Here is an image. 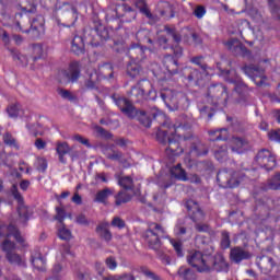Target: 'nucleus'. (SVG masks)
<instances>
[{
  "label": "nucleus",
  "mask_w": 280,
  "mask_h": 280,
  "mask_svg": "<svg viewBox=\"0 0 280 280\" xmlns=\"http://www.w3.org/2000/svg\"><path fill=\"white\" fill-rule=\"evenodd\" d=\"M160 97L171 110H187L189 108V97L183 93H178L175 96L172 90H166L161 92Z\"/></svg>",
  "instance_id": "423d86ee"
},
{
  "label": "nucleus",
  "mask_w": 280,
  "mask_h": 280,
  "mask_svg": "<svg viewBox=\"0 0 280 280\" xmlns=\"http://www.w3.org/2000/svg\"><path fill=\"white\" fill-rule=\"evenodd\" d=\"M187 119H189V117L180 116L177 118L175 124H172V121L167 119L158 130L156 139L159 143H162V145H167L165 148L167 156H178V154H183L184 149L180 145H183V143L187 145V141L178 140V136H176V131L174 130V128H176L179 121L186 124Z\"/></svg>",
  "instance_id": "f257e3e1"
},
{
  "label": "nucleus",
  "mask_w": 280,
  "mask_h": 280,
  "mask_svg": "<svg viewBox=\"0 0 280 280\" xmlns=\"http://www.w3.org/2000/svg\"><path fill=\"white\" fill-rule=\"evenodd\" d=\"M16 248V244L14 242H11L10 240H5L1 244V249L8 255V253H14V249Z\"/></svg>",
  "instance_id": "5fc2aeb1"
},
{
  "label": "nucleus",
  "mask_w": 280,
  "mask_h": 280,
  "mask_svg": "<svg viewBox=\"0 0 280 280\" xmlns=\"http://www.w3.org/2000/svg\"><path fill=\"white\" fill-rule=\"evenodd\" d=\"M31 261L37 270H45V259L39 253L33 254Z\"/></svg>",
  "instance_id": "c03bdc74"
},
{
  "label": "nucleus",
  "mask_w": 280,
  "mask_h": 280,
  "mask_svg": "<svg viewBox=\"0 0 280 280\" xmlns=\"http://www.w3.org/2000/svg\"><path fill=\"white\" fill-rule=\"evenodd\" d=\"M170 242H171L174 250L176 252L177 257H183L185 255L183 253V243L180 241H176L174 238H172Z\"/></svg>",
  "instance_id": "6e6d98bb"
},
{
  "label": "nucleus",
  "mask_w": 280,
  "mask_h": 280,
  "mask_svg": "<svg viewBox=\"0 0 280 280\" xmlns=\"http://www.w3.org/2000/svg\"><path fill=\"white\" fill-rule=\"evenodd\" d=\"M112 226H116V229H126V221L119 217H115L112 220Z\"/></svg>",
  "instance_id": "338daca9"
},
{
  "label": "nucleus",
  "mask_w": 280,
  "mask_h": 280,
  "mask_svg": "<svg viewBox=\"0 0 280 280\" xmlns=\"http://www.w3.org/2000/svg\"><path fill=\"white\" fill-rule=\"evenodd\" d=\"M209 135L210 137H215L212 141H226L229 139V130L226 128L212 130Z\"/></svg>",
  "instance_id": "ea45409f"
},
{
  "label": "nucleus",
  "mask_w": 280,
  "mask_h": 280,
  "mask_svg": "<svg viewBox=\"0 0 280 280\" xmlns=\"http://www.w3.org/2000/svg\"><path fill=\"white\" fill-rule=\"evenodd\" d=\"M265 191L268 189H272L277 191L280 189V173H276L268 182L267 185L264 187Z\"/></svg>",
  "instance_id": "58836bf2"
},
{
  "label": "nucleus",
  "mask_w": 280,
  "mask_h": 280,
  "mask_svg": "<svg viewBox=\"0 0 280 280\" xmlns=\"http://www.w3.org/2000/svg\"><path fill=\"white\" fill-rule=\"evenodd\" d=\"M45 32V18L43 15H37L31 22V34L33 38H38L40 34Z\"/></svg>",
  "instance_id": "5701e85b"
},
{
  "label": "nucleus",
  "mask_w": 280,
  "mask_h": 280,
  "mask_svg": "<svg viewBox=\"0 0 280 280\" xmlns=\"http://www.w3.org/2000/svg\"><path fill=\"white\" fill-rule=\"evenodd\" d=\"M112 280H137L132 273H121L112 276Z\"/></svg>",
  "instance_id": "774afa93"
},
{
  "label": "nucleus",
  "mask_w": 280,
  "mask_h": 280,
  "mask_svg": "<svg viewBox=\"0 0 280 280\" xmlns=\"http://www.w3.org/2000/svg\"><path fill=\"white\" fill-rule=\"evenodd\" d=\"M171 175L177 180H183L184 183H187V172L183 170V166L180 164H177L176 166H173L171 168Z\"/></svg>",
  "instance_id": "f704fd0d"
},
{
  "label": "nucleus",
  "mask_w": 280,
  "mask_h": 280,
  "mask_svg": "<svg viewBox=\"0 0 280 280\" xmlns=\"http://www.w3.org/2000/svg\"><path fill=\"white\" fill-rule=\"evenodd\" d=\"M65 218H67V212H65V209L57 207L54 220H57V222L62 225V222H65Z\"/></svg>",
  "instance_id": "13d9d810"
},
{
  "label": "nucleus",
  "mask_w": 280,
  "mask_h": 280,
  "mask_svg": "<svg viewBox=\"0 0 280 280\" xmlns=\"http://www.w3.org/2000/svg\"><path fill=\"white\" fill-rule=\"evenodd\" d=\"M11 191H12L13 198L19 202L18 213L20 217V222L22 224H25V222L30 220V208L23 205V196H21V192H19V189H16V185L12 186Z\"/></svg>",
  "instance_id": "f3484780"
},
{
  "label": "nucleus",
  "mask_w": 280,
  "mask_h": 280,
  "mask_svg": "<svg viewBox=\"0 0 280 280\" xmlns=\"http://www.w3.org/2000/svg\"><path fill=\"white\" fill-rule=\"evenodd\" d=\"M20 8L24 14H34L36 12V0H21Z\"/></svg>",
  "instance_id": "72a5a7b5"
},
{
  "label": "nucleus",
  "mask_w": 280,
  "mask_h": 280,
  "mask_svg": "<svg viewBox=\"0 0 280 280\" xmlns=\"http://www.w3.org/2000/svg\"><path fill=\"white\" fill-rule=\"evenodd\" d=\"M5 257L9 264H11L12 266H20L21 268H25V260L23 259V257H21V255L11 252L8 253Z\"/></svg>",
  "instance_id": "473e14b6"
},
{
  "label": "nucleus",
  "mask_w": 280,
  "mask_h": 280,
  "mask_svg": "<svg viewBox=\"0 0 280 280\" xmlns=\"http://www.w3.org/2000/svg\"><path fill=\"white\" fill-rule=\"evenodd\" d=\"M269 141H275L276 143H280V129L270 130L268 132Z\"/></svg>",
  "instance_id": "680f3d73"
},
{
  "label": "nucleus",
  "mask_w": 280,
  "mask_h": 280,
  "mask_svg": "<svg viewBox=\"0 0 280 280\" xmlns=\"http://www.w3.org/2000/svg\"><path fill=\"white\" fill-rule=\"evenodd\" d=\"M128 56L131 62H143V60H145V48L139 46V44H135L129 48Z\"/></svg>",
  "instance_id": "412c9836"
},
{
  "label": "nucleus",
  "mask_w": 280,
  "mask_h": 280,
  "mask_svg": "<svg viewBox=\"0 0 280 280\" xmlns=\"http://www.w3.org/2000/svg\"><path fill=\"white\" fill-rule=\"evenodd\" d=\"M12 235L16 240V242H19V244H23V242H25L16 226L10 224L0 229V237H12Z\"/></svg>",
  "instance_id": "b1692460"
},
{
  "label": "nucleus",
  "mask_w": 280,
  "mask_h": 280,
  "mask_svg": "<svg viewBox=\"0 0 280 280\" xmlns=\"http://www.w3.org/2000/svg\"><path fill=\"white\" fill-rule=\"evenodd\" d=\"M142 71L141 66L135 61H130L127 66V75H129V78H139V74L142 73Z\"/></svg>",
  "instance_id": "a19ab883"
},
{
  "label": "nucleus",
  "mask_w": 280,
  "mask_h": 280,
  "mask_svg": "<svg viewBox=\"0 0 280 280\" xmlns=\"http://www.w3.org/2000/svg\"><path fill=\"white\" fill-rule=\"evenodd\" d=\"M256 163L260 167L267 170V172H270V170H275L277 165V158L270 152V150L262 149L256 155Z\"/></svg>",
  "instance_id": "f8f14e48"
},
{
  "label": "nucleus",
  "mask_w": 280,
  "mask_h": 280,
  "mask_svg": "<svg viewBox=\"0 0 280 280\" xmlns=\"http://www.w3.org/2000/svg\"><path fill=\"white\" fill-rule=\"evenodd\" d=\"M257 172L255 170H245L244 172H235L233 170L223 168L217 174V182L223 189H233L240 186L241 180L253 178Z\"/></svg>",
  "instance_id": "7ed1b4c3"
},
{
  "label": "nucleus",
  "mask_w": 280,
  "mask_h": 280,
  "mask_svg": "<svg viewBox=\"0 0 280 280\" xmlns=\"http://www.w3.org/2000/svg\"><path fill=\"white\" fill-rule=\"evenodd\" d=\"M9 51L15 62H19V65H21L22 67H27L30 60L25 55H22L21 52H19V50L13 48H10Z\"/></svg>",
  "instance_id": "4c0bfd02"
},
{
  "label": "nucleus",
  "mask_w": 280,
  "mask_h": 280,
  "mask_svg": "<svg viewBox=\"0 0 280 280\" xmlns=\"http://www.w3.org/2000/svg\"><path fill=\"white\" fill-rule=\"evenodd\" d=\"M229 272V262L224 259V256L217 254L215 256H208V268L206 272Z\"/></svg>",
  "instance_id": "4468645a"
},
{
  "label": "nucleus",
  "mask_w": 280,
  "mask_h": 280,
  "mask_svg": "<svg viewBox=\"0 0 280 280\" xmlns=\"http://www.w3.org/2000/svg\"><path fill=\"white\" fill-rule=\"evenodd\" d=\"M116 178L118 180V185L124 189H133L135 183L132 182V177L116 175Z\"/></svg>",
  "instance_id": "79ce46f5"
},
{
  "label": "nucleus",
  "mask_w": 280,
  "mask_h": 280,
  "mask_svg": "<svg viewBox=\"0 0 280 280\" xmlns=\"http://www.w3.org/2000/svg\"><path fill=\"white\" fill-rule=\"evenodd\" d=\"M122 12H125L124 16L135 20L137 19V12L132 10L128 4H122L121 7Z\"/></svg>",
  "instance_id": "bf43d9fd"
},
{
  "label": "nucleus",
  "mask_w": 280,
  "mask_h": 280,
  "mask_svg": "<svg viewBox=\"0 0 280 280\" xmlns=\"http://www.w3.org/2000/svg\"><path fill=\"white\" fill-rule=\"evenodd\" d=\"M7 113L11 119H16L18 117H25V109L21 107V104H11L7 108Z\"/></svg>",
  "instance_id": "c756f323"
},
{
  "label": "nucleus",
  "mask_w": 280,
  "mask_h": 280,
  "mask_svg": "<svg viewBox=\"0 0 280 280\" xmlns=\"http://www.w3.org/2000/svg\"><path fill=\"white\" fill-rule=\"evenodd\" d=\"M190 61L194 65H197L198 67H200L203 71H207V63H205L202 56L194 57L190 59Z\"/></svg>",
  "instance_id": "69168bd1"
},
{
  "label": "nucleus",
  "mask_w": 280,
  "mask_h": 280,
  "mask_svg": "<svg viewBox=\"0 0 280 280\" xmlns=\"http://www.w3.org/2000/svg\"><path fill=\"white\" fill-rule=\"evenodd\" d=\"M177 276L182 280H196V271L189 267H179Z\"/></svg>",
  "instance_id": "c9c22d12"
},
{
  "label": "nucleus",
  "mask_w": 280,
  "mask_h": 280,
  "mask_svg": "<svg viewBox=\"0 0 280 280\" xmlns=\"http://www.w3.org/2000/svg\"><path fill=\"white\" fill-rule=\"evenodd\" d=\"M213 152L218 161H224L228 156L226 145H221L220 148L214 149Z\"/></svg>",
  "instance_id": "864d4df0"
},
{
  "label": "nucleus",
  "mask_w": 280,
  "mask_h": 280,
  "mask_svg": "<svg viewBox=\"0 0 280 280\" xmlns=\"http://www.w3.org/2000/svg\"><path fill=\"white\" fill-rule=\"evenodd\" d=\"M185 207L187 211H189L190 220H192L195 224L205 222V212L202 209H200L198 202H196L194 199H189L186 201Z\"/></svg>",
  "instance_id": "a211bd4d"
},
{
  "label": "nucleus",
  "mask_w": 280,
  "mask_h": 280,
  "mask_svg": "<svg viewBox=\"0 0 280 280\" xmlns=\"http://www.w3.org/2000/svg\"><path fill=\"white\" fill-rule=\"evenodd\" d=\"M98 80H100V77L97 75V72L90 73L86 86L89 89H95V84H97Z\"/></svg>",
  "instance_id": "052dcab7"
},
{
  "label": "nucleus",
  "mask_w": 280,
  "mask_h": 280,
  "mask_svg": "<svg viewBox=\"0 0 280 280\" xmlns=\"http://www.w3.org/2000/svg\"><path fill=\"white\" fill-rule=\"evenodd\" d=\"M113 189L110 188H104L96 192L94 202H101L102 205H106V200L113 196Z\"/></svg>",
  "instance_id": "e433bc0d"
},
{
  "label": "nucleus",
  "mask_w": 280,
  "mask_h": 280,
  "mask_svg": "<svg viewBox=\"0 0 280 280\" xmlns=\"http://www.w3.org/2000/svg\"><path fill=\"white\" fill-rule=\"evenodd\" d=\"M163 65L167 69L168 73H178V61L172 57V55H166L164 57Z\"/></svg>",
  "instance_id": "7c9ffc66"
},
{
  "label": "nucleus",
  "mask_w": 280,
  "mask_h": 280,
  "mask_svg": "<svg viewBox=\"0 0 280 280\" xmlns=\"http://www.w3.org/2000/svg\"><path fill=\"white\" fill-rule=\"evenodd\" d=\"M208 102L214 106H226L229 103V89L222 84H212L208 88Z\"/></svg>",
  "instance_id": "6e6552de"
},
{
  "label": "nucleus",
  "mask_w": 280,
  "mask_h": 280,
  "mask_svg": "<svg viewBox=\"0 0 280 280\" xmlns=\"http://www.w3.org/2000/svg\"><path fill=\"white\" fill-rule=\"evenodd\" d=\"M256 265L264 275H270L272 270H279L275 259L270 256L262 255L256 259Z\"/></svg>",
  "instance_id": "aec40b11"
},
{
  "label": "nucleus",
  "mask_w": 280,
  "mask_h": 280,
  "mask_svg": "<svg viewBox=\"0 0 280 280\" xmlns=\"http://www.w3.org/2000/svg\"><path fill=\"white\" fill-rule=\"evenodd\" d=\"M143 240L152 250L161 248V238L167 237L165 228L159 223L151 222L148 224L147 231L142 234Z\"/></svg>",
  "instance_id": "39448f33"
},
{
  "label": "nucleus",
  "mask_w": 280,
  "mask_h": 280,
  "mask_svg": "<svg viewBox=\"0 0 280 280\" xmlns=\"http://www.w3.org/2000/svg\"><path fill=\"white\" fill-rule=\"evenodd\" d=\"M31 20L27 13H16L13 20L12 27L15 32H22V34H31Z\"/></svg>",
  "instance_id": "dca6fc26"
},
{
  "label": "nucleus",
  "mask_w": 280,
  "mask_h": 280,
  "mask_svg": "<svg viewBox=\"0 0 280 280\" xmlns=\"http://www.w3.org/2000/svg\"><path fill=\"white\" fill-rule=\"evenodd\" d=\"M194 125V120L191 118H187L186 122L180 120L174 128L175 135L178 141H187V144L190 145V153L195 154V156H205L209 153V149L200 140L194 136L191 130V126Z\"/></svg>",
  "instance_id": "f03ea898"
},
{
  "label": "nucleus",
  "mask_w": 280,
  "mask_h": 280,
  "mask_svg": "<svg viewBox=\"0 0 280 280\" xmlns=\"http://www.w3.org/2000/svg\"><path fill=\"white\" fill-rule=\"evenodd\" d=\"M164 10L161 11V15L165 16V19H174V7L168 2L163 3Z\"/></svg>",
  "instance_id": "3c124183"
},
{
  "label": "nucleus",
  "mask_w": 280,
  "mask_h": 280,
  "mask_svg": "<svg viewBox=\"0 0 280 280\" xmlns=\"http://www.w3.org/2000/svg\"><path fill=\"white\" fill-rule=\"evenodd\" d=\"M129 95L132 102H143V100H154L155 92L152 90V83L143 79L131 88Z\"/></svg>",
  "instance_id": "0eeeda50"
},
{
  "label": "nucleus",
  "mask_w": 280,
  "mask_h": 280,
  "mask_svg": "<svg viewBox=\"0 0 280 280\" xmlns=\"http://www.w3.org/2000/svg\"><path fill=\"white\" fill-rule=\"evenodd\" d=\"M35 167L37 172H46L47 170V160L44 158H37L35 161Z\"/></svg>",
  "instance_id": "4d7b16f0"
},
{
  "label": "nucleus",
  "mask_w": 280,
  "mask_h": 280,
  "mask_svg": "<svg viewBox=\"0 0 280 280\" xmlns=\"http://www.w3.org/2000/svg\"><path fill=\"white\" fill-rule=\"evenodd\" d=\"M61 84H69L70 82H78L80 78V62L72 61L68 70H62L59 74Z\"/></svg>",
  "instance_id": "2eb2a0df"
},
{
  "label": "nucleus",
  "mask_w": 280,
  "mask_h": 280,
  "mask_svg": "<svg viewBox=\"0 0 280 280\" xmlns=\"http://www.w3.org/2000/svg\"><path fill=\"white\" fill-rule=\"evenodd\" d=\"M100 73L103 78H113V65L104 63L100 67Z\"/></svg>",
  "instance_id": "8fccbe9b"
},
{
  "label": "nucleus",
  "mask_w": 280,
  "mask_h": 280,
  "mask_svg": "<svg viewBox=\"0 0 280 280\" xmlns=\"http://www.w3.org/2000/svg\"><path fill=\"white\" fill-rule=\"evenodd\" d=\"M96 233L102 240H105V242H110V240H113V234L110 233V230H108V223L98 224L96 226Z\"/></svg>",
  "instance_id": "2f4dec72"
},
{
  "label": "nucleus",
  "mask_w": 280,
  "mask_h": 280,
  "mask_svg": "<svg viewBox=\"0 0 280 280\" xmlns=\"http://www.w3.org/2000/svg\"><path fill=\"white\" fill-rule=\"evenodd\" d=\"M246 145H248V141L246 139L241 138V137H233L230 140V148L232 152L236 154H242L246 150Z\"/></svg>",
  "instance_id": "bb28decb"
},
{
  "label": "nucleus",
  "mask_w": 280,
  "mask_h": 280,
  "mask_svg": "<svg viewBox=\"0 0 280 280\" xmlns=\"http://www.w3.org/2000/svg\"><path fill=\"white\" fill-rule=\"evenodd\" d=\"M90 34L93 36L90 40L93 47H100V40H108L109 38L108 31L105 27L91 30Z\"/></svg>",
  "instance_id": "393cba45"
},
{
  "label": "nucleus",
  "mask_w": 280,
  "mask_h": 280,
  "mask_svg": "<svg viewBox=\"0 0 280 280\" xmlns=\"http://www.w3.org/2000/svg\"><path fill=\"white\" fill-rule=\"evenodd\" d=\"M231 247V234L226 231H222L221 233V248L226 250V248Z\"/></svg>",
  "instance_id": "603ef678"
},
{
  "label": "nucleus",
  "mask_w": 280,
  "mask_h": 280,
  "mask_svg": "<svg viewBox=\"0 0 280 280\" xmlns=\"http://www.w3.org/2000/svg\"><path fill=\"white\" fill-rule=\"evenodd\" d=\"M55 9L59 10L61 14L68 12V16L71 19L69 24L60 23V20H57V25H62V27H73V25H75V21H78V11L73 4L69 2H57Z\"/></svg>",
  "instance_id": "ddd939ff"
},
{
  "label": "nucleus",
  "mask_w": 280,
  "mask_h": 280,
  "mask_svg": "<svg viewBox=\"0 0 280 280\" xmlns=\"http://www.w3.org/2000/svg\"><path fill=\"white\" fill-rule=\"evenodd\" d=\"M270 65L268 59L259 61L258 66H245L243 71L248 78H250L257 86H264L266 83V67Z\"/></svg>",
  "instance_id": "1a4fd4ad"
},
{
  "label": "nucleus",
  "mask_w": 280,
  "mask_h": 280,
  "mask_svg": "<svg viewBox=\"0 0 280 280\" xmlns=\"http://www.w3.org/2000/svg\"><path fill=\"white\" fill-rule=\"evenodd\" d=\"M136 37L138 38V40L140 43H145L147 45H149V50L150 51H156V49L162 48V49H170V44H168V39L165 36H160L158 38V42L154 43V40H152V33H150V31L148 30H140L137 32Z\"/></svg>",
  "instance_id": "9d476101"
},
{
  "label": "nucleus",
  "mask_w": 280,
  "mask_h": 280,
  "mask_svg": "<svg viewBox=\"0 0 280 280\" xmlns=\"http://www.w3.org/2000/svg\"><path fill=\"white\" fill-rule=\"evenodd\" d=\"M250 257H253V254L242 247H234L230 250V259L234 261V264H241V261L250 259Z\"/></svg>",
  "instance_id": "4be33fe9"
},
{
  "label": "nucleus",
  "mask_w": 280,
  "mask_h": 280,
  "mask_svg": "<svg viewBox=\"0 0 280 280\" xmlns=\"http://www.w3.org/2000/svg\"><path fill=\"white\" fill-rule=\"evenodd\" d=\"M269 8L272 16L280 21V0H269Z\"/></svg>",
  "instance_id": "49530a36"
},
{
  "label": "nucleus",
  "mask_w": 280,
  "mask_h": 280,
  "mask_svg": "<svg viewBox=\"0 0 280 280\" xmlns=\"http://www.w3.org/2000/svg\"><path fill=\"white\" fill-rule=\"evenodd\" d=\"M56 152L58 154L59 162H61L63 165H67V154L71 152V147L68 142H57L56 143Z\"/></svg>",
  "instance_id": "cd10ccee"
},
{
  "label": "nucleus",
  "mask_w": 280,
  "mask_h": 280,
  "mask_svg": "<svg viewBox=\"0 0 280 280\" xmlns=\"http://www.w3.org/2000/svg\"><path fill=\"white\" fill-rule=\"evenodd\" d=\"M228 82H230L231 84H234V91L238 95V98L236 101L237 104H242V105L246 104V102H248V95L250 93L248 85L244 84L237 79L235 80L229 79Z\"/></svg>",
  "instance_id": "6ab92c4d"
},
{
  "label": "nucleus",
  "mask_w": 280,
  "mask_h": 280,
  "mask_svg": "<svg viewBox=\"0 0 280 280\" xmlns=\"http://www.w3.org/2000/svg\"><path fill=\"white\" fill-rule=\"evenodd\" d=\"M224 45L226 49L234 54V56H242V54H246V46L236 38L229 39Z\"/></svg>",
  "instance_id": "a878e982"
},
{
  "label": "nucleus",
  "mask_w": 280,
  "mask_h": 280,
  "mask_svg": "<svg viewBox=\"0 0 280 280\" xmlns=\"http://www.w3.org/2000/svg\"><path fill=\"white\" fill-rule=\"evenodd\" d=\"M186 71H188V75H186V80L188 82H198L200 80V72L194 68H186Z\"/></svg>",
  "instance_id": "09e8293b"
},
{
  "label": "nucleus",
  "mask_w": 280,
  "mask_h": 280,
  "mask_svg": "<svg viewBox=\"0 0 280 280\" xmlns=\"http://www.w3.org/2000/svg\"><path fill=\"white\" fill-rule=\"evenodd\" d=\"M3 141L5 145H10L11 148H16V139H14L10 132L4 133Z\"/></svg>",
  "instance_id": "0e129e2a"
},
{
  "label": "nucleus",
  "mask_w": 280,
  "mask_h": 280,
  "mask_svg": "<svg viewBox=\"0 0 280 280\" xmlns=\"http://www.w3.org/2000/svg\"><path fill=\"white\" fill-rule=\"evenodd\" d=\"M116 205L119 207L120 205H126V202H130L132 200V195L128 194L126 190H121L115 197Z\"/></svg>",
  "instance_id": "37998d69"
},
{
  "label": "nucleus",
  "mask_w": 280,
  "mask_h": 280,
  "mask_svg": "<svg viewBox=\"0 0 280 280\" xmlns=\"http://www.w3.org/2000/svg\"><path fill=\"white\" fill-rule=\"evenodd\" d=\"M115 104L118 106L121 113L127 115V117H130L131 119L137 117L138 121H140L144 128H150V126H152V119H150V116H148V114H145L143 110H137V108L132 106V103H130V101L127 98H115Z\"/></svg>",
  "instance_id": "20e7f679"
},
{
  "label": "nucleus",
  "mask_w": 280,
  "mask_h": 280,
  "mask_svg": "<svg viewBox=\"0 0 280 280\" xmlns=\"http://www.w3.org/2000/svg\"><path fill=\"white\" fill-rule=\"evenodd\" d=\"M71 51L75 54V56H82L84 54V38L82 36H74L71 42Z\"/></svg>",
  "instance_id": "c85d7f7f"
},
{
  "label": "nucleus",
  "mask_w": 280,
  "mask_h": 280,
  "mask_svg": "<svg viewBox=\"0 0 280 280\" xmlns=\"http://www.w3.org/2000/svg\"><path fill=\"white\" fill-rule=\"evenodd\" d=\"M164 32H166L167 36H172L174 43H180V40H183V37L180 36V33L176 31V27L164 26Z\"/></svg>",
  "instance_id": "de8ad7c7"
},
{
  "label": "nucleus",
  "mask_w": 280,
  "mask_h": 280,
  "mask_svg": "<svg viewBox=\"0 0 280 280\" xmlns=\"http://www.w3.org/2000/svg\"><path fill=\"white\" fill-rule=\"evenodd\" d=\"M58 235L60 240H71V231L62 225L59 228Z\"/></svg>",
  "instance_id": "e2e57ef3"
},
{
  "label": "nucleus",
  "mask_w": 280,
  "mask_h": 280,
  "mask_svg": "<svg viewBox=\"0 0 280 280\" xmlns=\"http://www.w3.org/2000/svg\"><path fill=\"white\" fill-rule=\"evenodd\" d=\"M187 262L192 268H196L198 272H207L209 255H203L201 252H192L187 256Z\"/></svg>",
  "instance_id": "9b49d317"
},
{
  "label": "nucleus",
  "mask_w": 280,
  "mask_h": 280,
  "mask_svg": "<svg viewBox=\"0 0 280 280\" xmlns=\"http://www.w3.org/2000/svg\"><path fill=\"white\" fill-rule=\"evenodd\" d=\"M195 230L198 231V233H209L211 237H214L215 235V232L213 231V229H211V225L207 223H195Z\"/></svg>",
  "instance_id": "a18cd8bd"
}]
</instances>
